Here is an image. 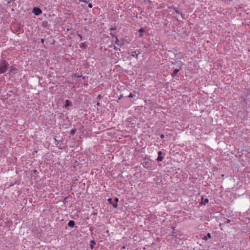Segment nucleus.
<instances>
[{"label":"nucleus","instance_id":"f257e3e1","mask_svg":"<svg viewBox=\"0 0 250 250\" xmlns=\"http://www.w3.org/2000/svg\"><path fill=\"white\" fill-rule=\"evenodd\" d=\"M7 67L8 63L5 61L2 60L0 61V74L5 72L7 70Z\"/></svg>","mask_w":250,"mask_h":250},{"label":"nucleus","instance_id":"f03ea898","mask_svg":"<svg viewBox=\"0 0 250 250\" xmlns=\"http://www.w3.org/2000/svg\"><path fill=\"white\" fill-rule=\"evenodd\" d=\"M33 13L35 15H39L42 13V10L38 7H34L33 9Z\"/></svg>","mask_w":250,"mask_h":250},{"label":"nucleus","instance_id":"7ed1b4c3","mask_svg":"<svg viewBox=\"0 0 250 250\" xmlns=\"http://www.w3.org/2000/svg\"><path fill=\"white\" fill-rule=\"evenodd\" d=\"M209 200L208 198L204 199L203 197L202 198V201L200 204L205 205L208 202Z\"/></svg>","mask_w":250,"mask_h":250},{"label":"nucleus","instance_id":"20e7f679","mask_svg":"<svg viewBox=\"0 0 250 250\" xmlns=\"http://www.w3.org/2000/svg\"><path fill=\"white\" fill-rule=\"evenodd\" d=\"M211 237V234L210 233H208L207 234V235L206 236H204L203 237V240H205V241H207L208 240V239H210V238Z\"/></svg>","mask_w":250,"mask_h":250},{"label":"nucleus","instance_id":"39448f33","mask_svg":"<svg viewBox=\"0 0 250 250\" xmlns=\"http://www.w3.org/2000/svg\"><path fill=\"white\" fill-rule=\"evenodd\" d=\"M68 226L70 228H73L75 226V222L73 220H70L68 223Z\"/></svg>","mask_w":250,"mask_h":250},{"label":"nucleus","instance_id":"423d86ee","mask_svg":"<svg viewBox=\"0 0 250 250\" xmlns=\"http://www.w3.org/2000/svg\"><path fill=\"white\" fill-rule=\"evenodd\" d=\"M107 201L109 202V203L111 204L112 205V206L114 208H117V204L116 203H112V199L111 198H109L108 199Z\"/></svg>","mask_w":250,"mask_h":250},{"label":"nucleus","instance_id":"0eeeda50","mask_svg":"<svg viewBox=\"0 0 250 250\" xmlns=\"http://www.w3.org/2000/svg\"><path fill=\"white\" fill-rule=\"evenodd\" d=\"M80 47L83 49L86 48V44L85 42H82L80 44Z\"/></svg>","mask_w":250,"mask_h":250},{"label":"nucleus","instance_id":"6e6552de","mask_svg":"<svg viewBox=\"0 0 250 250\" xmlns=\"http://www.w3.org/2000/svg\"><path fill=\"white\" fill-rule=\"evenodd\" d=\"M96 244L94 240H91L90 241V248L91 249H93L94 248V245Z\"/></svg>","mask_w":250,"mask_h":250},{"label":"nucleus","instance_id":"1a4fd4ad","mask_svg":"<svg viewBox=\"0 0 250 250\" xmlns=\"http://www.w3.org/2000/svg\"><path fill=\"white\" fill-rule=\"evenodd\" d=\"M70 105H71L70 102L68 100H66L65 102V107H67L70 106Z\"/></svg>","mask_w":250,"mask_h":250},{"label":"nucleus","instance_id":"9d476101","mask_svg":"<svg viewBox=\"0 0 250 250\" xmlns=\"http://www.w3.org/2000/svg\"><path fill=\"white\" fill-rule=\"evenodd\" d=\"M179 71V69H176L173 71V77H174V75H175Z\"/></svg>","mask_w":250,"mask_h":250},{"label":"nucleus","instance_id":"9b49d317","mask_svg":"<svg viewBox=\"0 0 250 250\" xmlns=\"http://www.w3.org/2000/svg\"><path fill=\"white\" fill-rule=\"evenodd\" d=\"M163 160V158L161 156H158L157 160L158 161H162Z\"/></svg>","mask_w":250,"mask_h":250},{"label":"nucleus","instance_id":"f8f14e48","mask_svg":"<svg viewBox=\"0 0 250 250\" xmlns=\"http://www.w3.org/2000/svg\"><path fill=\"white\" fill-rule=\"evenodd\" d=\"M10 70L11 71L15 70H16L15 66H14V65L10 66Z\"/></svg>","mask_w":250,"mask_h":250},{"label":"nucleus","instance_id":"ddd939ff","mask_svg":"<svg viewBox=\"0 0 250 250\" xmlns=\"http://www.w3.org/2000/svg\"><path fill=\"white\" fill-rule=\"evenodd\" d=\"M76 132V129H73L71 130L70 131V134L71 135H74Z\"/></svg>","mask_w":250,"mask_h":250},{"label":"nucleus","instance_id":"4468645a","mask_svg":"<svg viewBox=\"0 0 250 250\" xmlns=\"http://www.w3.org/2000/svg\"><path fill=\"white\" fill-rule=\"evenodd\" d=\"M135 96V95H134L133 94H132V93H130L129 94V95H128V97L129 98H133V97Z\"/></svg>","mask_w":250,"mask_h":250},{"label":"nucleus","instance_id":"2eb2a0df","mask_svg":"<svg viewBox=\"0 0 250 250\" xmlns=\"http://www.w3.org/2000/svg\"><path fill=\"white\" fill-rule=\"evenodd\" d=\"M145 31V30L143 28H141L139 29V32L140 33L144 32Z\"/></svg>","mask_w":250,"mask_h":250},{"label":"nucleus","instance_id":"dca6fc26","mask_svg":"<svg viewBox=\"0 0 250 250\" xmlns=\"http://www.w3.org/2000/svg\"><path fill=\"white\" fill-rule=\"evenodd\" d=\"M115 38H116L115 43H116V44H118V42H119V40H118V38H117V37H115Z\"/></svg>","mask_w":250,"mask_h":250},{"label":"nucleus","instance_id":"f3484780","mask_svg":"<svg viewBox=\"0 0 250 250\" xmlns=\"http://www.w3.org/2000/svg\"><path fill=\"white\" fill-rule=\"evenodd\" d=\"M118 201H119V199H118V198H117V197H116V198H115L114 199V201H115L116 203L118 202Z\"/></svg>","mask_w":250,"mask_h":250},{"label":"nucleus","instance_id":"a211bd4d","mask_svg":"<svg viewBox=\"0 0 250 250\" xmlns=\"http://www.w3.org/2000/svg\"><path fill=\"white\" fill-rule=\"evenodd\" d=\"M115 29H116V27H111V28H110V30H115Z\"/></svg>","mask_w":250,"mask_h":250},{"label":"nucleus","instance_id":"6ab92c4d","mask_svg":"<svg viewBox=\"0 0 250 250\" xmlns=\"http://www.w3.org/2000/svg\"><path fill=\"white\" fill-rule=\"evenodd\" d=\"M162 153L161 151H159L158 153V156H161Z\"/></svg>","mask_w":250,"mask_h":250},{"label":"nucleus","instance_id":"aec40b11","mask_svg":"<svg viewBox=\"0 0 250 250\" xmlns=\"http://www.w3.org/2000/svg\"><path fill=\"white\" fill-rule=\"evenodd\" d=\"M88 7H89V8H92V4H91V3H89V4H88Z\"/></svg>","mask_w":250,"mask_h":250},{"label":"nucleus","instance_id":"412c9836","mask_svg":"<svg viewBox=\"0 0 250 250\" xmlns=\"http://www.w3.org/2000/svg\"><path fill=\"white\" fill-rule=\"evenodd\" d=\"M230 222V220L229 219H227V221H226V222L227 223H229V222Z\"/></svg>","mask_w":250,"mask_h":250},{"label":"nucleus","instance_id":"4be33fe9","mask_svg":"<svg viewBox=\"0 0 250 250\" xmlns=\"http://www.w3.org/2000/svg\"><path fill=\"white\" fill-rule=\"evenodd\" d=\"M78 36L79 37V38H80V41L82 40V37L80 35H78Z\"/></svg>","mask_w":250,"mask_h":250},{"label":"nucleus","instance_id":"5701e85b","mask_svg":"<svg viewBox=\"0 0 250 250\" xmlns=\"http://www.w3.org/2000/svg\"><path fill=\"white\" fill-rule=\"evenodd\" d=\"M44 39H41V42H42V43H43V42H44Z\"/></svg>","mask_w":250,"mask_h":250},{"label":"nucleus","instance_id":"b1692460","mask_svg":"<svg viewBox=\"0 0 250 250\" xmlns=\"http://www.w3.org/2000/svg\"><path fill=\"white\" fill-rule=\"evenodd\" d=\"M110 35H111V36H114V34H113V33H112V32H111V33H110Z\"/></svg>","mask_w":250,"mask_h":250},{"label":"nucleus","instance_id":"393cba45","mask_svg":"<svg viewBox=\"0 0 250 250\" xmlns=\"http://www.w3.org/2000/svg\"><path fill=\"white\" fill-rule=\"evenodd\" d=\"M173 9H174V10H175V11H176V12L177 13H178V11H177V9H176L175 8H173Z\"/></svg>","mask_w":250,"mask_h":250},{"label":"nucleus","instance_id":"a878e982","mask_svg":"<svg viewBox=\"0 0 250 250\" xmlns=\"http://www.w3.org/2000/svg\"><path fill=\"white\" fill-rule=\"evenodd\" d=\"M100 98H101V95H98V98H99V99H100Z\"/></svg>","mask_w":250,"mask_h":250},{"label":"nucleus","instance_id":"bb28decb","mask_svg":"<svg viewBox=\"0 0 250 250\" xmlns=\"http://www.w3.org/2000/svg\"><path fill=\"white\" fill-rule=\"evenodd\" d=\"M174 229V228L173 227V230ZM172 236H174V232L173 231V234Z\"/></svg>","mask_w":250,"mask_h":250},{"label":"nucleus","instance_id":"cd10ccee","mask_svg":"<svg viewBox=\"0 0 250 250\" xmlns=\"http://www.w3.org/2000/svg\"><path fill=\"white\" fill-rule=\"evenodd\" d=\"M77 77H80V76L79 75H77V76H76Z\"/></svg>","mask_w":250,"mask_h":250},{"label":"nucleus","instance_id":"c85d7f7f","mask_svg":"<svg viewBox=\"0 0 250 250\" xmlns=\"http://www.w3.org/2000/svg\"><path fill=\"white\" fill-rule=\"evenodd\" d=\"M140 37H142V36H143V35H142V34H140Z\"/></svg>","mask_w":250,"mask_h":250},{"label":"nucleus","instance_id":"c756f323","mask_svg":"<svg viewBox=\"0 0 250 250\" xmlns=\"http://www.w3.org/2000/svg\"><path fill=\"white\" fill-rule=\"evenodd\" d=\"M83 1L84 2H87L86 0H83Z\"/></svg>","mask_w":250,"mask_h":250}]
</instances>
